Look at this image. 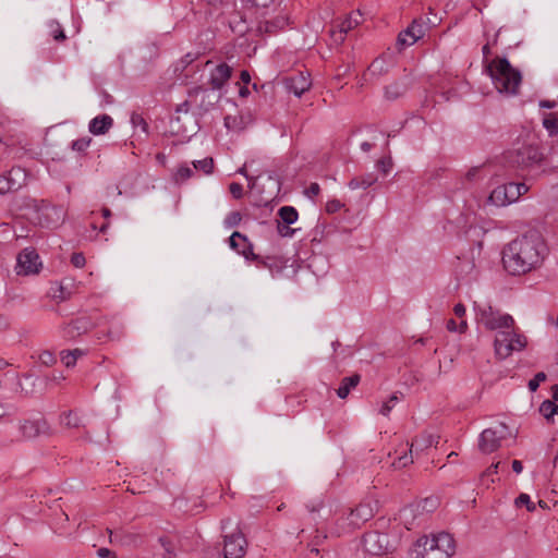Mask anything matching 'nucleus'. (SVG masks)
<instances>
[{"label": "nucleus", "instance_id": "21", "mask_svg": "<svg viewBox=\"0 0 558 558\" xmlns=\"http://www.w3.org/2000/svg\"><path fill=\"white\" fill-rule=\"evenodd\" d=\"M112 125L113 119L109 114H100L89 121L88 131L94 135H104Z\"/></svg>", "mask_w": 558, "mask_h": 558}, {"label": "nucleus", "instance_id": "43", "mask_svg": "<svg viewBox=\"0 0 558 558\" xmlns=\"http://www.w3.org/2000/svg\"><path fill=\"white\" fill-rule=\"evenodd\" d=\"M242 220V216L239 211H231L225 219V226L232 228L238 226Z\"/></svg>", "mask_w": 558, "mask_h": 558}, {"label": "nucleus", "instance_id": "14", "mask_svg": "<svg viewBox=\"0 0 558 558\" xmlns=\"http://www.w3.org/2000/svg\"><path fill=\"white\" fill-rule=\"evenodd\" d=\"M26 179V172L20 167H13L7 174L0 175V195L17 191Z\"/></svg>", "mask_w": 558, "mask_h": 558}, {"label": "nucleus", "instance_id": "51", "mask_svg": "<svg viewBox=\"0 0 558 558\" xmlns=\"http://www.w3.org/2000/svg\"><path fill=\"white\" fill-rule=\"evenodd\" d=\"M71 263L74 267L82 268L84 267L86 259L82 253H74L71 257Z\"/></svg>", "mask_w": 558, "mask_h": 558}, {"label": "nucleus", "instance_id": "13", "mask_svg": "<svg viewBox=\"0 0 558 558\" xmlns=\"http://www.w3.org/2000/svg\"><path fill=\"white\" fill-rule=\"evenodd\" d=\"M246 539L241 531L225 535V558H243L246 553Z\"/></svg>", "mask_w": 558, "mask_h": 558}, {"label": "nucleus", "instance_id": "56", "mask_svg": "<svg viewBox=\"0 0 558 558\" xmlns=\"http://www.w3.org/2000/svg\"><path fill=\"white\" fill-rule=\"evenodd\" d=\"M247 3H250L253 7L257 8H267L272 0H245Z\"/></svg>", "mask_w": 558, "mask_h": 558}, {"label": "nucleus", "instance_id": "46", "mask_svg": "<svg viewBox=\"0 0 558 558\" xmlns=\"http://www.w3.org/2000/svg\"><path fill=\"white\" fill-rule=\"evenodd\" d=\"M376 166L384 174H387L392 168V159L390 156L384 157L377 161Z\"/></svg>", "mask_w": 558, "mask_h": 558}, {"label": "nucleus", "instance_id": "47", "mask_svg": "<svg viewBox=\"0 0 558 558\" xmlns=\"http://www.w3.org/2000/svg\"><path fill=\"white\" fill-rule=\"evenodd\" d=\"M504 186L507 189V197L509 198V203L517 202L520 198V195L515 189V183L510 182L508 184H504Z\"/></svg>", "mask_w": 558, "mask_h": 558}, {"label": "nucleus", "instance_id": "49", "mask_svg": "<svg viewBox=\"0 0 558 558\" xmlns=\"http://www.w3.org/2000/svg\"><path fill=\"white\" fill-rule=\"evenodd\" d=\"M539 412L546 420H550L554 416L551 410V400L543 401L539 405Z\"/></svg>", "mask_w": 558, "mask_h": 558}, {"label": "nucleus", "instance_id": "44", "mask_svg": "<svg viewBox=\"0 0 558 558\" xmlns=\"http://www.w3.org/2000/svg\"><path fill=\"white\" fill-rule=\"evenodd\" d=\"M277 231L283 238H292L296 230L291 228L290 225L281 223L278 221Z\"/></svg>", "mask_w": 558, "mask_h": 558}, {"label": "nucleus", "instance_id": "34", "mask_svg": "<svg viewBox=\"0 0 558 558\" xmlns=\"http://www.w3.org/2000/svg\"><path fill=\"white\" fill-rule=\"evenodd\" d=\"M543 126L550 136L556 135L558 133V119L554 114H547L543 119Z\"/></svg>", "mask_w": 558, "mask_h": 558}, {"label": "nucleus", "instance_id": "2", "mask_svg": "<svg viewBox=\"0 0 558 558\" xmlns=\"http://www.w3.org/2000/svg\"><path fill=\"white\" fill-rule=\"evenodd\" d=\"M485 69L498 93L507 96L518 94L522 75L518 69L511 65L507 58L496 57L485 64Z\"/></svg>", "mask_w": 558, "mask_h": 558}, {"label": "nucleus", "instance_id": "37", "mask_svg": "<svg viewBox=\"0 0 558 558\" xmlns=\"http://www.w3.org/2000/svg\"><path fill=\"white\" fill-rule=\"evenodd\" d=\"M90 143H92L90 137H88V136L81 137V138H77L72 142L71 148H72V150L77 151L80 154L85 153L86 149L89 147Z\"/></svg>", "mask_w": 558, "mask_h": 558}, {"label": "nucleus", "instance_id": "16", "mask_svg": "<svg viewBox=\"0 0 558 558\" xmlns=\"http://www.w3.org/2000/svg\"><path fill=\"white\" fill-rule=\"evenodd\" d=\"M374 511L371 505L361 504L355 509H352L347 518L343 519L349 529H357L363 523L372 519Z\"/></svg>", "mask_w": 558, "mask_h": 558}, {"label": "nucleus", "instance_id": "63", "mask_svg": "<svg viewBox=\"0 0 558 558\" xmlns=\"http://www.w3.org/2000/svg\"><path fill=\"white\" fill-rule=\"evenodd\" d=\"M515 189L520 196L524 195L529 191V186L525 183H515Z\"/></svg>", "mask_w": 558, "mask_h": 558}, {"label": "nucleus", "instance_id": "22", "mask_svg": "<svg viewBox=\"0 0 558 558\" xmlns=\"http://www.w3.org/2000/svg\"><path fill=\"white\" fill-rule=\"evenodd\" d=\"M389 63L385 57L376 58L368 66L367 72L363 75V80L367 81V76L378 78L388 72Z\"/></svg>", "mask_w": 558, "mask_h": 558}, {"label": "nucleus", "instance_id": "7", "mask_svg": "<svg viewBox=\"0 0 558 558\" xmlns=\"http://www.w3.org/2000/svg\"><path fill=\"white\" fill-rule=\"evenodd\" d=\"M437 437L432 434H423L420 437H416L412 444H405L399 450H396L397 457L392 461V465L397 469H402L411 463H413V449L417 451H423L424 449L437 444Z\"/></svg>", "mask_w": 558, "mask_h": 558}, {"label": "nucleus", "instance_id": "27", "mask_svg": "<svg viewBox=\"0 0 558 558\" xmlns=\"http://www.w3.org/2000/svg\"><path fill=\"white\" fill-rule=\"evenodd\" d=\"M361 13L357 11V12H354L352 14H350V16L348 19H345L344 21H342L340 24H339V39L342 41L343 40V35L347 34L348 32H350L351 29H353L354 27H356L360 22H361Z\"/></svg>", "mask_w": 558, "mask_h": 558}, {"label": "nucleus", "instance_id": "28", "mask_svg": "<svg viewBox=\"0 0 558 558\" xmlns=\"http://www.w3.org/2000/svg\"><path fill=\"white\" fill-rule=\"evenodd\" d=\"M86 325V322L83 319L75 320L65 327L63 330V336L69 339H73L87 331Z\"/></svg>", "mask_w": 558, "mask_h": 558}, {"label": "nucleus", "instance_id": "33", "mask_svg": "<svg viewBox=\"0 0 558 558\" xmlns=\"http://www.w3.org/2000/svg\"><path fill=\"white\" fill-rule=\"evenodd\" d=\"M404 92H405L404 86H402L398 83H395V84H391L386 87L385 96L387 99L393 100V99H397L400 96H402L404 94Z\"/></svg>", "mask_w": 558, "mask_h": 558}, {"label": "nucleus", "instance_id": "3", "mask_svg": "<svg viewBox=\"0 0 558 558\" xmlns=\"http://www.w3.org/2000/svg\"><path fill=\"white\" fill-rule=\"evenodd\" d=\"M416 547L415 558H450L456 551L454 539L446 532L418 538Z\"/></svg>", "mask_w": 558, "mask_h": 558}, {"label": "nucleus", "instance_id": "35", "mask_svg": "<svg viewBox=\"0 0 558 558\" xmlns=\"http://www.w3.org/2000/svg\"><path fill=\"white\" fill-rule=\"evenodd\" d=\"M131 123L134 129H140L145 135L148 134V124L142 114L133 112L131 116Z\"/></svg>", "mask_w": 558, "mask_h": 558}, {"label": "nucleus", "instance_id": "17", "mask_svg": "<svg viewBox=\"0 0 558 558\" xmlns=\"http://www.w3.org/2000/svg\"><path fill=\"white\" fill-rule=\"evenodd\" d=\"M229 245L232 250L242 255L246 260H253L257 258V255L253 252V244L245 235L238 231L230 235Z\"/></svg>", "mask_w": 558, "mask_h": 558}, {"label": "nucleus", "instance_id": "30", "mask_svg": "<svg viewBox=\"0 0 558 558\" xmlns=\"http://www.w3.org/2000/svg\"><path fill=\"white\" fill-rule=\"evenodd\" d=\"M83 355H85V351L81 349L64 350L60 353L61 361L66 367L74 366L77 359L82 357Z\"/></svg>", "mask_w": 558, "mask_h": 558}, {"label": "nucleus", "instance_id": "57", "mask_svg": "<svg viewBox=\"0 0 558 558\" xmlns=\"http://www.w3.org/2000/svg\"><path fill=\"white\" fill-rule=\"evenodd\" d=\"M453 313L457 317L463 318L465 315V306L462 303H458L453 307Z\"/></svg>", "mask_w": 558, "mask_h": 558}, {"label": "nucleus", "instance_id": "48", "mask_svg": "<svg viewBox=\"0 0 558 558\" xmlns=\"http://www.w3.org/2000/svg\"><path fill=\"white\" fill-rule=\"evenodd\" d=\"M546 379V374L543 372L537 373L534 378L529 381V389L534 392L539 387V384Z\"/></svg>", "mask_w": 558, "mask_h": 558}, {"label": "nucleus", "instance_id": "58", "mask_svg": "<svg viewBox=\"0 0 558 558\" xmlns=\"http://www.w3.org/2000/svg\"><path fill=\"white\" fill-rule=\"evenodd\" d=\"M474 267H475V266L473 265V263H472V262H468V264H466V265H461V266H460V271H461V272H464L465 275H470L471 272H473Z\"/></svg>", "mask_w": 558, "mask_h": 558}, {"label": "nucleus", "instance_id": "24", "mask_svg": "<svg viewBox=\"0 0 558 558\" xmlns=\"http://www.w3.org/2000/svg\"><path fill=\"white\" fill-rule=\"evenodd\" d=\"M288 25V17L284 15H278L272 20L265 21L259 26V29H264L268 34H276L278 31L283 29Z\"/></svg>", "mask_w": 558, "mask_h": 558}, {"label": "nucleus", "instance_id": "36", "mask_svg": "<svg viewBox=\"0 0 558 558\" xmlns=\"http://www.w3.org/2000/svg\"><path fill=\"white\" fill-rule=\"evenodd\" d=\"M193 167L196 170L203 171L205 174H209L213 172L214 160L213 158H204L202 160L193 161Z\"/></svg>", "mask_w": 558, "mask_h": 558}, {"label": "nucleus", "instance_id": "26", "mask_svg": "<svg viewBox=\"0 0 558 558\" xmlns=\"http://www.w3.org/2000/svg\"><path fill=\"white\" fill-rule=\"evenodd\" d=\"M488 203L498 207L509 205L507 189L504 185L494 189L488 196Z\"/></svg>", "mask_w": 558, "mask_h": 558}, {"label": "nucleus", "instance_id": "42", "mask_svg": "<svg viewBox=\"0 0 558 558\" xmlns=\"http://www.w3.org/2000/svg\"><path fill=\"white\" fill-rule=\"evenodd\" d=\"M468 328L466 320L462 319L460 324L458 325L453 319H449L447 322V329L451 332L458 331L460 333L465 332Z\"/></svg>", "mask_w": 558, "mask_h": 558}, {"label": "nucleus", "instance_id": "39", "mask_svg": "<svg viewBox=\"0 0 558 558\" xmlns=\"http://www.w3.org/2000/svg\"><path fill=\"white\" fill-rule=\"evenodd\" d=\"M49 28H50V35L53 37L54 40L62 41L65 39V34H64L61 25L58 22L51 21L49 23Z\"/></svg>", "mask_w": 558, "mask_h": 558}, {"label": "nucleus", "instance_id": "31", "mask_svg": "<svg viewBox=\"0 0 558 558\" xmlns=\"http://www.w3.org/2000/svg\"><path fill=\"white\" fill-rule=\"evenodd\" d=\"M61 424L70 427V428H76L81 425V418L77 415V413L69 411L61 415Z\"/></svg>", "mask_w": 558, "mask_h": 558}, {"label": "nucleus", "instance_id": "11", "mask_svg": "<svg viewBox=\"0 0 558 558\" xmlns=\"http://www.w3.org/2000/svg\"><path fill=\"white\" fill-rule=\"evenodd\" d=\"M363 548L371 555H381L392 547L389 536L385 533L371 531L364 534L362 539Z\"/></svg>", "mask_w": 558, "mask_h": 558}, {"label": "nucleus", "instance_id": "50", "mask_svg": "<svg viewBox=\"0 0 558 558\" xmlns=\"http://www.w3.org/2000/svg\"><path fill=\"white\" fill-rule=\"evenodd\" d=\"M229 191H230L231 195L236 199H239L243 196V186L240 183L232 182L229 185Z\"/></svg>", "mask_w": 558, "mask_h": 558}, {"label": "nucleus", "instance_id": "4", "mask_svg": "<svg viewBox=\"0 0 558 558\" xmlns=\"http://www.w3.org/2000/svg\"><path fill=\"white\" fill-rule=\"evenodd\" d=\"M26 208L31 219L45 228H54L65 219V211L61 206L51 205L43 199H29Z\"/></svg>", "mask_w": 558, "mask_h": 558}, {"label": "nucleus", "instance_id": "8", "mask_svg": "<svg viewBox=\"0 0 558 558\" xmlns=\"http://www.w3.org/2000/svg\"><path fill=\"white\" fill-rule=\"evenodd\" d=\"M511 436L509 427L505 423H499L495 427L484 429L478 438V448L483 453L496 451L501 441Z\"/></svg>", "mask_w": 558, "mask_h": 558}, {"label": "nucleus", "instance_id": "54", "mask_svg": "<svg viewBox=\"0 0 558 558\" xmlns=\"http://www.w3.org/2000/svg\"><path fill=\"white\" fill-rule=\"evenodd\" d=\"M97 556L99 558H117L116 553L110 550L109 548L101 547L97 550Z\"/></svg>", "mask_w": 558, "mask_h": 558}, {"label": "nucleus", "instance_id": "9", "mask_svg": "<svg viewBox=\"0 0 558 558\" xmlns=\"http://www.w3.org/2000/svg\"><path fill=\"white\" fill-rule=\"evenodd\" d=\"M510 162L521 169L537 166L543 160V153L537 146L525 145L510 153Z\"/></svg>", "mask_w": 558, "mask_h": 558}, {"label": "nucleus", "instance_id": "29", "mask_svg": "<svg viewBox=\"0 0 558 558\" xmlns=\"http://www.w3.org/2000/svg\"><path fill=\"white\" fill-rule=\"evenodd\" d=\"M278 216L281 223L293 225L298 218V210L292 206H283L278 210Z\"/></svg>", "mask_w": 558, "mask_h": 558}, {"label": "nucleus", "instance_id": "52", "mask_svg": "<svg viewBox=\"0 0 558 558\" xmlns=\"http://www.w3.org/2000/svg\"><path fill=\"white\" fill-rule=\"evenodd\" d=\"M320 192V186L318 183H311V185L305 190V194L313 198L317 196Z\"/></svg>", "mask_w": 558, "mask_h": 558}, {"label": "nucleus", "instance_id": "20", "mask_svg": "<svg viewBox=\"0 0 558 558\" xmlns=\"http://www.w3.org/2000/svg\"><path fill=\"white\" fill-rule=\"evenodd\" d=\"M253 262L256 263L257 267L269 269L274 277L281 274L282 270L287 267V259L278 256L262 257L257 255V258L253 259Z\"/></svg>", "mask_w": 558, "mask_h": 558}, {"label": "nucleus", "instance_id": "61", "mask_svg": "<svg viewBox=\"0 0 558 558\" xmlns=\"http://www.w3.org/2000/svg\"><path fill=\"white\" fill-rule=\"evenodd\" d=\"M9 326V319L4 315H0V332L5 331Z\"/></svg>", "mask_w": 558, "mask_h": 558}, {"label": "nucleus", "instance_id": "53", "mask_svg": "<svg viewBox=\"0 0 558 558\" xmlns=\"http://www.w3.org/2000/svg\"><path fill=\"white\" fill-rule=\"evenodd\" d=\"M499 465H500V462H496V463H493L489 468H487V469L482 473V480H484V478H486V477H489V476H492L493 474H496V473L498 472Z\"/></svg>", "mask_w": 558, "mask_h": 558}, {"label": "nucleus", "instance_id": "32", "mask_svg": "<svg viewBox=\"0 0 558 558\" xmlns=\"http://www.w3.org/2000/svg\"><path fill=\"white\" fill-rule=\"evenodd\" d=\"M308 512L313 515L312 519L317 522V517L320 518L319 511L324 508V500L320 497L310 500L305 505Z\"/></svg>", "mask_w": 558, "mask_h": 558}, {"label": "nucleus", "instance_id": "19", "mask_svg": "<svg viewBox=\"0 0 558 558\" xmlns=\"http://www.w3.org/2000/svg\"><path fill=\"white\" fill-rule=\"evenodd\" d=\"M424 36V27L421 23L413 21L412 24L398 36V45L401 47L412 46Z\"/></svg>", "mask_w": 558, "mask_h": 558}, {"label": "nucleus", "instance_id": "18", "mask_svg": "<svg viewBox=\"0 0 558 558\" xmlns=\"http://www.w3.org/2000/svg\"><path fill=\"white\" fill-rule=\"evenodd\" d=\"M233 69L227 63H220L210 70L209 84L213 89H221L232 75Z\"/></svg>", "mask_w": 558, "mask_h": 558}, {"label": "nucleus", "instance_id": "41", "mask_svg": "<svg viewBox=\"0 0 558 558\" xmlns=\"http://www.w3.org/2000/svg\"><path fill=\"white\" fill-rule=\"evenodd\" d=\"M189 110H190V104L187 101H184L182 104H180L177 109H175V116L171 119V124H172V128L175 126V124H179L180 121H181V117H180V113H184L185 116H187L189 113Z\"/></svg>", "mask_w": 558, "mask_h": 558}, {"label": "nucleus", "instance_id": "1", "mask_svg": "<svg viewBox=\"0 0 558 558\" xmlns=\"http://www.w3.org/2000/svg\"><path fill=\"white\" fill-rule=\"evenodd\" d=\"M548 247L537 232L512 240L502 250V264L512 276L527 274L543 264Z\"/></svg>", "mask_w": 558, "mask_h": 558}, {"label": "nucleus", "instance_id": "59", "mask_svg": "<svg viewBox=\"0 0 558 558\" xmlns=\"http://www.w3.org/2000/svg\"><path fill=\"white\" fill-rule=\"evenodd\" d=\"M40 360L43 363L45 364H50L54 361V357L53 355L50 353V352H44L41 355H40Z\"/></svg>", "mask_w": 558, "mask_h": 558}, {"label": "nucleus", "instance_id": "5", "mask_svg": "<svg viewBox=\"0 0 558 558\" xmlns=\"http://www.w3.org/2000/svg\"><path fill=\"white\" fill-rule=\"evenodd\" d=\"M476 320L487 330L499 331L510 329L514 326L511 315L504 314L499 310L494 308L490 304H474Z\"/></svg>", "mask_w": 558, "mask_h": 558}, {"label": "nucleus", "instance_id": "55", "mask_svg": "<svg viewBox=\"0 0 558 558\" xmlns=\"http://www.w3.org/2000/svg\"><path fill=\"white\" fill-rule=\"evenodd\" d=\"M341 207H342V204L339 201H337V199L330 201L326 205V209H327L328 213H336Z\"/></svg>", "mask_w": 558, "mask_h": 558}, {"label": "nucleus", "instance_id": "15", "mask_svg": "<svg viewBox=\"0 0 558 558\" xmlns=\"http://www.w3.org/2000/svg\"><path fill=\"white\" fill-rule=\"evenodd\" d=\"M282 82L286 90L296 97H301L312 85L308 75H305L302 72L293 73L284 77Z\"/></svg>", "mask_w": 558, "mask_h": 558}, {"label": "nucleus", "instance_id": "45", "mask_svg": "<svg viewBox=\"0 0 558 558\" xmlns=\"http://www.w3.org/2000/svg\"><path fill=\"white\" fill-rule=\"evenodd\" d=\"M517 506H526L529 511L535 510V505L531 501V498L527 494H520L519 497L515 499Z\"/></svg>", "mask_w": 558, "mask_h": 558}, {"label": "nucleus", "instance_id": "62", "mask_svg": "<svg viewBox=\"0 0 558 558\" xmlns=\"http://www.w3.org/2000/svg\"><path fill=\"white\" fill-rule=\"evenodd\" d=\"M480 171V168H472L470 169L466 174H465V178L469 180V181H472L476 178L477 173Z\"/></svg>", "mask_w": 558, "mask_h": 558}, {"label": "nucleus", "instance_id": "23", "mask_svg": "<svg viewBox=\"0 0 558 558\" xmlns=\"http://www.w3.org/2000/svg\"><path fill=\"white\" fill-rule=\"evenodd\" d=\"M376 182H377V177L375 173H366L361 177L351 179L350 182L348 183V186L351 190H357V189L366 190L369 186H372L373 184H375Z\"/></svg>", "mask_w": 558, "mask_h": 558}, {"label": "nucleus", "instance_id": "60", "mask_svg": "<svg viewBox=\"0 0 558 558\" xmlns=\"http://www.w3.org/2000/svg\"><path fill=\"white\" fill-rule=\"evenodd\" d=\"M59 294H56L54 296L60 299L61 301L68 300L71 295L70 292H65V288L63 286H60L59 288Z\"/></svg>", "mask_w": 558, "mask_h": 558}, {"label": "nucleus", "instance_id": "38", "mask_svg": "<svg viewBox=\"0 0 558 558\" xmlns=\"http://www.w3.org/2000/svg\"><path fill=\"white\" fill-rule=\"evenodd\" d=\"M398 402L399 397L397 396V393L391 395L390 398L383 403L379 413L384 416H388L390 411L396 407Z\"/></svg>", "mask_w": 558, "mask_h": 558}, {"label": "nucleus", "instance_id": "64", "mask_svg": "<svg viewBox=\"0 0 558 558\" xmlns=\"http://www.w3.org/2000/svg\"><path fill=\"white\" fill-rule=\"evenodd\" d=\"M512 470H513L517 474L521 473V472H522V470H523L522 462H521V461H519V460H513V461H512Z\"/></svg>", "mask_w": 558, "mask_h": 558}, {"label": "nucleus", "instance_id": "12", "mask_svg": "<svg viewBox=\"0 0 558 558\" xmlns=\"http://www.w3.org/2000/svg\"><path fill=\"white\" fill-rule=\"evenodd\" d=\"M19 433L22 439H34L41 435H50L51 428L46 418L21 420L19 422Z\"/></svg>", "mask_w": 558, "mask_h": 558}, {"label": "nucleus", "instance_id": "25", "mask_svg": "<svg viewBox=\"0 0 558 558\" xmlns=\"http://www.w3.org/2000/svg\"><path fill=\"white\" fill-rule=\"evenodd\" d=\"M360 380H361V377L357 374H354V375L349 376V377H344L341 380V384H340L339 388L337 389V396L340 399L347 398L348 395L350 393L351 389L356 387L359 385Z\"/></svg>", "mask_w": 558, "mask_h": 558}, {"label": "nucleus", "instance_id": "40", "mask_svg": "<svg viewBox=\"0 0 558 558\" xmlns=\"http://www.w3.org/2000/svg\"><path fill=\"white\" fill-rule=\"evenodd\" d=\"M193 175V170L187 166H181L178 168L174 180L175 182H184Z\"/></svg>", "mask_w": 558, "mask_h": 558}, {"label": "nucleus", "instance_id": "10", "mask_svg": "<svg viewBox=\"0 0 558 558\" xmlns=\"http://www.w3.org/2000/svg\"><path fill=\"white\" fill-rule=\"evenodd\" d=\"M41 268L39 255L33 248H24L16 258L15 270L17 275H36Z\"/></svg>", "mask_w": 558, "mask_h": 558}, {"label": "nucleus", "instance_id": "6", "mask_svg": "<svg viewBox=\"0 0 558 558\" xmlns=\"http://www.w3.org/2000/svg\"><path fill=\"white\" fill-rule=\"evenodd\" d=\"M526 345V338L510 329H502L496 332L494 350L498 359H507L515 351H521Z\"/></svg>", "mask_w": 558, "mask_h": 558}]
</instances>
